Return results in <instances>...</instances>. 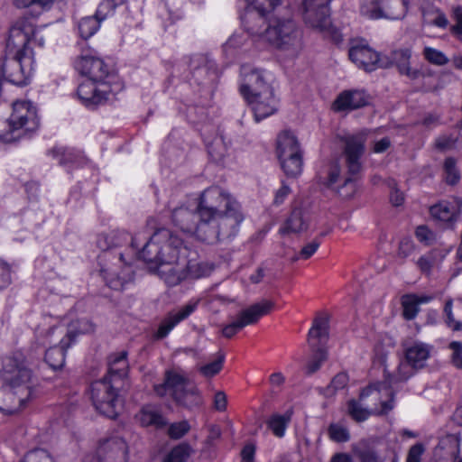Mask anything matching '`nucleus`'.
<instances>
[{
    "instance_id": "1",
    "label": "nucleus",
    "mask_w": 462,
    "mask_h": 462,
    "mask_svg": "<svg viewBox=\"0 0 462 462\" xmlns=\"http://www.w3.org/2000/svg\"><path fill=\"white\" fill-rule=\"evenodd\" d=\"M74 69L87 80L78 87L77 95L81 104L90 110L108 105L117 98L125 88L118 73L96 51L82 52L73 62Z\"/></svg>"
},
{
    "instance_id": "2",
    "label": "nucleus",
    "mask_w": 462,
    "mask_h": 462,
    "mask_svg": "<svg viewBox=\"0 0 462 462\" xmlns=\"http://www.w3.org/2000/svg\"><path fill=\"white\" fill-rule=\"evenodd\" d=\"M248 35L263 47L295 58L303 48L302 31L291 17L277 16L263 23V18L250 19Z\"/></svg>"
},
{
    "instance_id": "3",
    "label": "nucleus",
    "mask_w": 462,
    "mask_h": 462,
    "mask_svg": "<svg viewBox=\"0 0 462 462\" xmlns=\"http://www.w3.org/2000/svg\"><path fill=\"white\" fill-rule=\"evenodd\" d=\"M32 27L26 21H16L6 42L7 57L2 60L3 78L16 86L27 85L34 70L33 53L27 48Z\"/></svg>"
},
{
    "instance_id": "4",
    "label": "nucleus",
    "mask_w": 462,
    "mask_h": 462,
    "mask_svg": "<svg viewBox=\"0 0 462 462\" xmlns=\"http://www.w3.org/2000/svg\"><path fill=\"white\" fill-rule=\"evenodd\" d=\"M240 93L251 107L256 123L278 110L279 98L273 88V75L264 69L245 65L241 68Z\"/></svg>"
},
{
    "instance_id": "5",
    "label": "nucleus",
    "mask_w": 462,
    "mask_h": 462,
    "mask_svg": "<svg viewBox=\"0 0 462 462\" xmlns=\"http://www.w3.org/2000/svg\"><path fill=\"white\" fill-rule=\"evenodd\" d=\"M0 376L7 403L0 410L12 414L19 411L33 396L32 371L20 353L6 356Z\"/></svg>"
},
{
    "instance_id": "6",
    "label": "nucleus",
    "mask_w": 462,
    "mask_h": 462,
    "mask_svg": "<svg viewBox=\"0 0 462 462\" xmlns=\"http://www.w3.org/2000/svg\"><path fill=\"white\" fill-rule=\"evenodd\" d=\"M0 376L7 403L0 410L12 414L19 411L33 396L32 371L20 353L6 356Z\"/></svg>"
},
{
    "instance_id": "7",
    "label": "nucleus",
    "mask_w": 462,
    "mask_h": 462,
    "mask_svg": "<svg viewBox=\"0 0 462 462\" xmlns=\"http://www.w3.org/2000/svg\"><path fill=\"white\" fill-rule=\"evenodd\" d=\"M145 240L146 236L141 237V234L131 237V249L135 256L147 263H155L156 266L162 263L163 258L167 260L174 254L177 258H180L189 251V242L173 235L166 228L154 232L140 249L141 242Z\"/></svg>"
},
{
    "instance_id": "8",
    "label": "nucleus",
    "mask_w": 462,
    "mask_h": 462,
    "mask_svg": "<svg viewBox=\"0 0 462 462\" xmlns=\"http://www.w3.org/2000/svg\"><path fill=\"white\" fill-rule=\"evenodd\" d=\"M245 217L241 204H232L230 208L223 210L217 217L199 222L197 228L198 240L214 243L220 239L234 237L237 235Z\"/></svg>"
},
{
    "instance_id": "9",
    "label": "nucleus",
    "mask_w": 462,
    "mask_h": 462,
    "mask_svg": "<svg viewBox=\"0 0 462 462\" xmlns=\"http://www.w3.org/2000/svg\"><path fill=\"white\" fill-rule=\"evenodd\" d=\"M40 125L37 109L27 100H17L12 105V113L7 120L0 121V139L9 143L35 132Z\"/></svg>"
},
{
    "instance_id": "10",
    "label": "nucleus",
    "mask_w": 462,
    "mask_h": 462,
    "mask_svg": "<svg viewBox=\"0 0 462 462\" xmlns=\"http://www.w3.org/2000/svg\"><path fill=\"white\" fill-rule=\"evenodd\" d=\"M332 0H288L289 5L301 14L307 26L321 32L324 37L338 43L342 41L339 31L332 26L329 4Z\"/></svg>"
},
{
    "instance_id": "11",
    "label": "nucleus",
    "mask_w": 462,
    "mask_h": 462,
    "mask_svg": "<svg viewBox=\"0 0 462 462\" xmlns=\"http://www.w3.org/2000/svg\"><path fill=\"white\" fill-rule=\"evenodd\" d=\"M385 390V395L381 388L375 384L364 389L359 396V400H351L348 402V412L356 421H364L371 415L386 414L393 409V393L389 389Z\"/></svg>"
},
{
    "instance_id": "12",
    "label": "nucleus",
    "mask_w": 462,
    "mask_h": 462,
    "mask_svg": "<svg viewBox=\"0 0 462 462\" xmlns=\"http://www.w3.org/2000/svg\"><path fill=\"white\" fill-rule=\"evenodd\" d=\"M65 327L62 325H52L49 328L40 326L37 329V340L42 346L53 344L46 350L45 361L52 369H59L64 365L66 350L72 345V333L74 328L69 332V340L63 337Z\"/></svg>"
},
{
    "instance_id": "13",
    "label": "nucleus",
    "mask_w": 462,
    "mask_h": 462,
    "mask_svg": "<svg viewBox=\"0 0 462 462\" xmlns=\"http://www.w3.org/2000/svg\"><path fill=\"white\" fill-rule=\"evenodd\" d=\"M153 388L159 396H164L171 393L179 404L187 408L196 407L202 403V397L198 388H188L186 377L177 372L168 371L164 382L155 384Z\"/></svg>"
},
{
    "instance_id": "14",
    "label": "nucleus",
    "mask_w": 462,
    "mask_h": 462,
    "mask_svg": "<svg viewBox=\"0 0 462 462\" xmlns=\"http://www.w3.org/2000/svg\"><path fill=\"white\" fill-rule=\"evenodd\" d=\"M120 386L116 379L111 381L108 377L93 382L90 393L96 410L108 418L115 419L121 405L118 395Z\"/></svg>"
},
{
    "instance_id": "15",
    "label": "nucleus",
    "mask_w": 462,
    "mask_h": 462,
    "mask_svg": "<svg viewBox=\"0 0 462 462\" xmlns=\"http://www.w3.org/2000/svg\"><path fill=\"white\" fill-rule=\"evenodd\" d=\"M238 203L236 198L223 189L210 187L202 192L197 206L199 222L213 219L223 210L230 208L232 204L235 206Z\"/></svg>"
},
{
    "instance_id": "16",
    "label": "nucleus",
    "mask_w": 462,
    "mask_h": 462,
    "mask_svg": "<svg viewBox=\"0 0 462 462\" xmlns=\"http://www.w3.org/2000/svg\"><path fill=\"white\" fill-rule=\"evenodd\" d=\"M407 5L406 0H361L360 13L371 20H398L405 16Z\"/></svg>"
},
{
    "instance_id": "17",
    "label": "nucleus",
    "mask_w": 462,
    "mask_h": 462,
    "mask_svg": "<svg viewBox=\"0 0 462 462\" xmlns=\"http://www.w3.org/2000/svg\"><path fill=\"white\" fill-rule=\"evenodd\" d=\"M368 132L363 130L355 134H347L340 138L344 144L343 158L347 172L354 176L362 169V156L365 151V142Z\"/></svg>"
},
{
    "instance_id": "18",
    "label": "nucleus",
    "mask_w": 462,
    "mask_h": 462,
    "mask_svg": "<svg viewBox=\"0 0 462 462\" xmlns=\"http://www.w3.org/2000/svg\"><path fill=\"white\" fill-rule=\"evenodd\" d=\"M273 305V301L263 300L242 310L233 322L223 328V336L232 337L245 327L256 323L261 317L271 312Z\"/></svg>"
},
{
    "instance_id": "19",
    "label": "nucleus",
    "mask_w": 462,
    "mask_h": 462,
    "mask_svg": "<svg viewBox=\"0 0 462 462\" xmlns=\"http://www.w3.org/2000/svg\"><path fill=\"white\" fill-rule=\"evenodd\" d=\"M246 10L241 17L242 24L245 32H249V24L253 19L257 21L263 18V23L279 14V9L282 6V0H245Z\"/></svg>"
},
{
    "instance_id": "20",
    "label": "nucleus",
    "mask_w": 462,
    "mask_h": 462,
    "mask_svg": "<svg viewBox=\"0 0 462 462\" xmlns=\"http://www.w3.org/2000/svg\"><path fill=\"white\" fill-rule=\"evenodd\" d=\"M156 273L169 287L177 286L187 280L182 257L177 258L175 254L167 260L163 259L162 263L156 266Z\"/></svg>"
},
{
    "instance_id": "21",
    "label": "nucleus",
    "mask_w": 462,
    "mask_h": 462,
    "mask_svg": "<svg viewBox=\"0 0 462 462\" xmlns=\"http://www.w3.org/2000/svg\"><path fill=\"white\" fill-rule=\"evenodd\" d=\"M199 299L192 298L177 310H172L161 321L154 335L157 339L166 337L170 332L182 320L189 318L198 308Z\"/></svg>"
},
{
    "instance_id": "22",
    "label": "nucleus",
    "mask_w": 462,
    "mask_h": 462,
    "mask_svg": "<svg viewBox=\"0 0 462 462\" xmlns=\"http://www.w3.org/2000/svg\"><path fill=\"white\" fill-rule=\"evenodd\" d=\"M171 217L174 225L185 236V240L189 242L193 239L198 240L197 228L199 224V216L197 208L195 212L187 207H180L173 210Z\"/></svg>"
},
{
    "instance_id": "23",
    "label": "nucleus",
    "mask_w": 462,
    "mask_h": 462,
    "mask_svg": "<svg viewBox=\"0 0 462 462\" xmlns=\"http://www.w3.org/2000/svg\"><path fill=\"white\" fill-rule=\"evenodd\" d=\"M99 462H128L126 442L117 437L103 441L97 448Z\"/></svg>"
},
{
    "instance_id": "24",
    "label": "nucleus",
    "mask_w": 462,
    "mask_h": 462,
    "mask_svg": "<svg viewBox=\"0 0 462 462\" xmlns=\"http://www.w3.org/2000/svg\"><path fill=\"white\" fill-rule=\"evenodd\" d=\"M348 55L352 62L367 71L375 69L379 61L378 53L365 43L353 45L349 49Z\"/></svg>"
},
{
    "instance_id": "25",
    "label": "nucleus",
    "mask_w": 462,
    "mask_h": 462,
    "mask_svg": "<svg viewBox=\"0 0 462 462\" xmlns=\"http://www.w3.org/2000/svg\"><path fill=\"white\" fill-rule=\"evenodd\" d=\"M417 370L406 358L399 362L397 367L393 373L384 369L385 380L382 383H376L377 388L382 389V393L385 395V388L389 389L393 393V387L399 383L407 381L414 374Z\"/></svg>"
},
{
    "instance_id": "26",
    "label": "nucleus",
    "mask_w": 462,
    "mask_h": 462,
    "mask_svg": "<svg viewBox=\"0 0 462 462\" xmlns=\"http://www.w3.org/2000/svg\"><path fill=\"white\" fill-rule=\"evenodd\" d=\"M369 103V96L364 90H346L338 95L332 107L335 111L354 110Z\"/></svg>"
},
{
    "instance_id": "27",
    "label": "nucleus",
    "mask_w": 462,
    "mask_h": 462,
    "mask_svg": "<svg viewBox=\"0 0 462 462\" xmlns=\"http://www.w3.org/2000/svg\"><path fill=\"white\" fill-rule=\"evenodd\" d=\"M460 439L457 435H447L442 438L434 449L437 462H456L459 454Z\"/></svg>"
},
{
    "instance_id": "28",
    "label": "nucleus",
    "mask_w": 462,
    "mask_h": 462,
    "mask_svg": "<svg viewBox=\"0 0 462 462\" xmlns=\"http://www.w3.org/2000/svg\"><path fill=\"white\" fill-rule=\"evenodd\" d=\"M126 356L127 353L125 351L111 355L108 360V373L105 377H108L111 381L116 379L117 383L121 384L128 372V361Z\"/></svg>"
},
{
    "instance_id": "29",
    "label": "nucleus",
    "mask_w": 462,
    "mask_h": 462,
    "mask_svg": "<svg viewBox=\"0 0 462 462\" xmlns=\"http://www.w3.org/2000/svg\"><path fill=\"white\" fill-rule=\"evenodd\" d=\"M431 346L422 342H415L406 348L405 358L416 368L425 366L430 356Z\"/></svg>"
},
{
    "instance_id": "30",
    "label": "nucleus",
    "mask_w": 462,
    "mask_h": 462,
    "mask_svg": "<svg viewBox=\"0 0 462 462\" xmlns=\"http://www.w3.org/2000/svg\"><path fill=\"white\" fill-rule=\"evenodd\" d=\"M278 158L301 154L297 138L289 131L282 132L277 137Z\"/></svg>"
},
{
    "instance_id": "31",
    "label": "nucleus",
    "mask_w": 462,
    "mask_h": 462,
    "mask_svg": "<svg viewBox=\"0 0 462 462\" xmlns=\"http://www.w3.org/2000/svg\"><path fill=\"white\" fill-rule=\"evenodd\" d=\"M460 208V200H457L456 203L442 201L432 206L430 212L433 218L443 222H449L454 220L459 214Z\"/></svg>"
},
{
    "instance_id": "32",
    "label": "nucleus",
    "mask_w": 462,
    "mask_h": 462,
    "mask_svg": "<svg viewBox=\"0 0 462 462\" xmlns=\"http://www.w3.org/2000/svg\"><path fill=\"white\" fill-rule=\"evenodd\" d=\"M130 239V236L124 230H112L106 234H101L97 239V246L103 250L122 246Z\"/></svg>"
},
{
    "instance_id": "33",
    "label": "nucleus",
    "mask_w": 462,
    "mask_h": 462,
    "mask_svg": "<svg viewBox=\"0 0 462 462\" xmlns=\"http://www.w3.org/2000/svg\"><path fill=\"white\" fill-rule=\"evenodd\" d=\"M182 260L187 273V280L200 279L211 273L210 265L197 259L187 260V253L182 256Z\"/></svg>"
},
{
    "instance_id": "34",
    "label": "nucleus",
    "mask_w": 462,
    "mask_h": 462,
    "mask_svg": "<svg viewBox=\"0 0 462 462\" xmlns=\"http://www.w3.org/2000/svg\"><path fill=\"white\" fill-rule=\"evenodd\" d=\"M411 51L409 49L398 50L393 52V60L396 64L400 73L406 75L411 79H416L420 72L410 66Z\"/></svg>"
},
{
    "instance_id": "35",
    "label": "nucleus",
    "mask_w": 462,
    "mask_h": 462,
    "mask_svg": "<svg viewBox=\"0 0 462 462\" xmlns=\"http://www.w3.org/2000/svg\"><path fill=\"white\" fill-rule=\"evenodd\" d=\"M292 410H287L283 414L274 413L267 420V426L277 438H282L285 435L288 425L292 417Z\"/></svg>"
},
{
    "instance_id": "36",
    "label": "nucleus",
    "mask_w": 462,
    "mask_h": 462,
    "mask_svg": "<svg viewBox=\"0 0 462 462\" xmlns=\"http://www.w3.org/2000/svg\"><path fill=\"white\" fill-rule=\"evenodd\" d=\"M308 227L307 219L301 209H294L290 217L287 218L283 226L280 228V233H300L306 230Z\"/></svg>"
},
{
    "instance_id": "37",
    "label": "nucleus",
    "mask_w": 462,
    "mask_h": 462,
    "mask_svg": "<svg viewBox=\"0 0 462 462\" xmlns=\"http://www.w3.org/2000/svg\"><path fill=\"white\" fill-rule=\"evenodd\" d=\"M139 420L143 426H153L162 428L166 424V420L159 409L152 405L144 406L139 413Z\"/></svg>"
},
{
    "instance_id": "38",
    "label": "nucleus",
    "mask_w": 462,
    "mask_h": 462,
    "mask_svg": "<svg viewBox=\"0 0 462 462\" xmlns=\"http://www.w3.org/2000/svg\"><path fill=\"white\" fill-rule=\"evenodd\" d=\"M328 337V323L324 317H318L309 331V344L311 347L317 346L319 342L326 340Z\"/></svg>"
},
{
    "instance_id": "39",
    "label": "nucleus",
    "mask_w": 462,
    "mask_h": 462,
    "mask_svg": "<svg viewBox=\"0 0 462 462\" xmlns=\"http://www.w3.org/2000/svg\"><path fill=\"white\" fill-rule=\"evenodd\" d=\"M52 152L61 165L80 166L85 161L80 152L71 148H58L53 150Z\"/></svg>"
},
{
    "instance_id": "40",
    "label": "nucleus",
    "mask_w": 462,
    "mask_h": 462,
    "mask_svg": "<svg viewBox=\"0 0 462 462\" xmlns=\"http://www.w3.org/2000/svg\"><path fill=\"white\" fill-rule=\"evenodd\" d=\"M100 24L99 20L94 15L83 17L77 24L79 35L88 40L99 30Z\"/></svg>"
},
{
    "instance_id": "41",
    "label": "nucleus",
    "mask_w": 462,
    "mask_h": 462,
    "mask_svg": "<svg viewBox=\"0 0 462 462\" xmlns=\"http://www.w3.org/2000/svg\"><path fill=\"white\" fill-rule=\"evenodd\" d=\"M319 180L328 187H333L340 178V167L337 162L327 164L319 172Z\"/></svg>"
},
{
    "instance_id": "42",
    "label": "nucleus",
    "mask_w": 462,
    "mask_h": 462,
    "mask_svg": "<svg viewBox=\"0 0 462 462\" xmlns=\"http://www.w3.org/2000/svg\"><path fill=\"white\" fill-rule=\"evenodd\" d=\"M282 168L288 176L296 177L302 171L301 154L279 158Z\"/></svg>"
},
{
    "instance_id": "43",
    "label": "nucleus",
    "mask_w": 462,
    "mask_h": 462,
    "mask_svg": "<svg viewBox=\"0 0 462 462\" xmlns=\"http://www.w3.org/2000/svg\"><path fill=\"white\" fill-rule=\"evenodd\" d=\"M72 327L74 328V332L72 333V344L74 343L77 335L91 333L95 329L94 324L87 319L72 321L67 328H65V332L62 337H65L66 340H69V332Z\"/></svg>"
},
{
    "instance_id": "44",
    "label": "nucleus",
    "mask_w": 462,
    "mask_h": 462,
    "mask_svg": "<svg viewBox=\"0 0 462 462\" xmlns=\"http://www.w3.org/2000/svg\"><path fill=\"white\" fill-rule=\"evenodd\" d=\"M246 39L243 32L234 33L223 46L225 54L227 57H236L239 50L245 44Z\"/></svg>"
},
{
    "instance_id": "45",
    "label": "nucleus",
    "mask_w": 462,
    "mask_h": 462,
    "mask_svg": "<svg viewBox=\"0 0 462 462\" xmlns=\"http://www.w3.org/2000/svg\"><path fill=\"white\" fill-rule=\"evenodd\" d=\"M191 452L192 448L189 444H179L169 452L163 462H186Z\"/></svg>"
},
{
    "instance_id": "46",
    "label": "nucleus",
    "mask_w": 462,
    "mask_h": 462,
    "mask_svg": "<svg viewBox=\"0 0 462 462\" xmlns=\"http://www.w3.org/2000/svg\"><path fill=\"white\" fill-rule=\"evenodd\" d=\"M53 4V0H13V5L17 9H36L38 13L48 9Z\"/></svg>"
},
{
    "instance_id": "47",
    "label": "nucleus",
    "mask_w": 462,
    "mask_h": 462,
    "mask_svg": "<svg viewBox=\"0 0 462 462\" xmlns=\"http://www.w3.org/2000/svg\"><path fill=\"white\" fill-rule=\"evenodd\" d=\"M224 360V355L219 353L216 360L199 366V371L204 377H213L222 370Z\"/></svg>"
},
{
    "instance_id": "48",
    "label": "nucleus",
    "mask_w": 462,
    "mask_h": 462,
    "mask_svg": "<svg viewBox=\"0 0 462 462\" xmlns=\"http://www.w3.org/2000/svg\"><path fill=\"white\" fill-rule=\"evenodd\" d=\"M445 179L447 183L456 185L460 180V173L454 158H447L444 162Z\"/></svg>"
},
{
    "instance_id": "49",
    "label": "nucleus",
    "mask_w": 462,
    "mask_h": 462,
    "mask_svg": "<svg viewBox=\"0 0 462 462\" xmlns=\"http://www.w3.org/2000/svg\"><path fill=\"white\" fill-rule=\"evenodd\" d=\"M423 55L430 63L437 66H443L448 62V57L442 51L431 47H425Z\"/></svg>"
},
{
    "instance_id": "50",
    "label": "nucleus",
    "mask_w": 462,
    "mask_h": 462,
    "mask_svg": "<svg viewBox=\"0 0 462 462\" xmlns=\"http://www.w3.org/2000/svg\"><path fill=\"white\" fill-rule=\"evenodd\" d=\"M413 299L411 294L404 295L402 299L403 317L408 320L413 319L419 312V305Z\"/></svg>"
},
{
    "instance_id": "51",
    "label": "nucleus",
    "mask_w": 462,
    "mask_h": 462,
    "mask_svg": "<svg viewBox=\"0 0 462 462\" xmlns=\"http://www.w3.org/2000/svg\"><path fill=\"white\" fill-rule=\"evenodd\" d=\"M101 273L107 286L113 290H121L126 282L125 277L118 276L112 270L104 269Z\"/></svg>"
},
{
    "instance_id": "52",
    "label": "nucleus",
    "mask_w": 462,
    "mask_h": 462,
    "mask_svg": "<svg viewBox=\"0 0 462 462\" xmlns=\"http://www.w3.org/2000/svg\"><path fill=\"white\" fill-rule=\"evenodd\" d=\"M328 435L336 442H346L350 439L347 429L340 424H331L328 427Z\"/></svg>"
},
{
    "instance_id": "53",
    "label": "nucleus",
    "mask_w": 462,
    "mask_h": 462,
    "mask_svg": "<svg viewBox=\"0 0 462 462\" xmlns=\"http://www.w3.org/2000/svg\"><path fill=\"white\" fill-rule=\"evenodd\" d=\"M116 7L117 5H116V4H113L109 0H103L99 4L94 16L97 17L99 20V23H101L108 16L114 14Z\"/></svg>"
},
{
    "instance_id": "54",
    "label": "nucleus",
    "mask_w": 462,
    "mask_h": 462,
    "mask_svg": "<svg viewBox=\"0 0 462 462\" xmlns=\"http://www.w3.org/2000/svg\"><path fill=\"white\" fill-rule=\"evenodd\" d=\"M186 0H164L165 7L172 21L178 20L182 15V7Z\"/></svg>"
},
{
    "instance_id": "55",
    "label": "nucleus",
    "mask_w": 462,
    "mask_h": 462,
    "mask_svg": "<svg viewBox=\"0 0 462 462\" xmlns=\"http://www.w3.org/2000/svg\"><path fill=\"white\" fill-rule=\"evenodd\" d=\"M22 462H55L54 458L44 449L28 452Z\"/></svg>"
},
{
    "instance_id": "56",
    "label": "nucleus",
    "mask_w": 462,
    "mask_h": 462,
    "mask_svg": "<svg viewBox=\"0 0 462 462\" xmlns=\"http://www.w3.org/2000/svg\"><path fill=\"white\" fill-rule=\"evenodd\" d=\"M327 359V352L319 348L312 356L307 365V371L309 374L315 373L319 369L321 364Z\"/></svg>"
},
{
    "instance_id": "57",
    "label": "nucleus",
    "mask_w": 462,
    "mask_h": 462,
    "mask_svg": "<svg viewBox=\"0 0 462 462\" xmlns=\"http://www.w3.org/2000/svg\"><path fill=\"white\" fill-rule=\"evenodd\" d=\"M190 427L187 420L172 423L168 430V434L171 439H178L182 438Z\"/></svg>"
},
{
    "instance_id": "58",
    "label": "nucleus",
    "mask_w": 462,
    "mask_h": 462,
    "mask_svg": "<svg viewBox=\"0 0 462 462\" xmlns=\"http://www.w3.org/2000/svg\"><path fill=\"white\" fill-rule=\"evenodd\" d=\"M444 313L446 316L445 322L448 328H450L454 331L462 330V322L455 320L454 315L452 313V300H449L446 302L444 307Z\"/></svg>"
},
{
    "instance_id": "59",
    "label": "nucleus",
    "mask_w": 462,
    "mask_h": 462,
    "mask_svg": "<svg viewBox=\"0 0 462 462\" xmlns=\"http://www.w3.org/2000/svg\"><path fill=\"white\" fill-rule=\"evenodd\" d=\"M433 14L435 18H430V13L423 14V21L426 24H432L439 28H445L448 25V21L443 13L439 10H435Z\"/></svg>"
},
{
    "instance_id": "60",
    "label": "nucleus",
    "mask_w": 462,
    "mask_h": 462,
    "mask_svg": "<svg viewBox=\"0 0 462 462\" xmlns=\"http://www.w3.org/2000/svg\"><path fill=\"white\" fill-rule=\"evenodd\" d=\"M17 21H26L32 27V32L29 34V40H28V43H27V48L32 52V51L30 47L31 44L33 43L39 47L44 46L45 40H44L43 36L41 35V33L36 31L34 24L29 19L23 17V18L18 19Z\"/></svg>"
},
{
    "instance_id": "61",
    "label": "nucleus",
    "mask_w": 462,
    "mask_h": 462,
    "mask_svg": "<svg viewBox=\"0 0 462 462\" xmlns=\"http://www.w3.org/2000/svg\"><path fill=\"white\" fill-rule=\"evenodd\" d=\"M451 351V362L454 366L462 369V344L457 341H453L449 344Z\"/></svg>"
},
{
    "instance_id": "62",
    "label": "nucleus",
    "mask_w": 462,
    "mask_h": 462,
    "mask_svg": "<svg viewBox=\"0 0 462 462\" xmlns=\"http://www.w3.org/2000/svg\"><path fill=\"white\" fill-rule=\"evenodd\" d=\"M12 282L11 267L0 259V291L7 288Z\"/></svg>"
},
{
    "instance_id": "63",
    "label": "nucleus",
    "mask_w": 462,
    "mask_h": 462,
    "mask_svg": "<svg viewBox=\"0 0 462 462\" xmlns=\"http://www.w3.org/2000/svg\"><path fill=\"white\" fill-rule=\"evenodd\" d=\"M319 245H320V243L319 241H316V240L307 244L300 250L299 255L295 256L293 258V260L296 261V260H299V259H304V260L309 259L310 257H311L317 252V250L319 247Z\"/></svg>"
},
{
    "instance_id": "64",
    "label": "nucleus",
    "mask_w": 462,
    "mask_h": 462,
    "mask_svg": "<svg viewBox=\"0 0 462 462\" xmlns=\"http://www.w3.org/2000/svg\"><path fill=\"white\" fill-rule=\"evenodd\" d=\"M424 451L425 448L421 443L413 445L408 452L406 462H421Z\"/></svg>"
}]
</instances>
